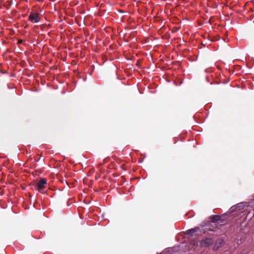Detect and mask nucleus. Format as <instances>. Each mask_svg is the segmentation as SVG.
Instances as JSON below:
<instances>
[{
	"label": "nucleus",
	"instance_id": "obj_2",
	"mask_svg": "<svg viewBox=\"0 0 254 254\" xmlns=\"http://www.w3.org/2000/svg\"><path fill=\"white\" fill-rule=\"evenodd\" d=\"M29 20L33 23H37L40 21V18L37 13L31 12L29 16Z\"/></svg>",
	"mask_w": 254,
	"mask_h": 254
},
{
	"label": "nucleus",
	"instance_id": "obj_6",
	"mask_svg": "<svg viewBox=\"0 0 254 254\" xmlns=\"http://www.w3.org/2000/svg\"><path fill=\"white\" fill-rule=\"evenodd\" d=\"M211 217H213L215 220H216V218L218 217V216H217V215H212Z\"/></svg>",
	"mask_w": 254,
	"mask_h": 254
},
{
	"label": "nucleus",
	"instance_id": "obj_5",
	"mask_svg": "<svg viewBox=\"0 0 254 254\" xmlns=\"http://www.w3.org/2000/svg\"><path fill=\"white\" fill-rule=\"evenodd\" d=\"M190 244L193 246H196L197 247L198 246V244H197V242L195 241V240H193V241H191L190 242Z\"/></svg>",
	"mask_w": 254,
	"mask_h": 254
},
{
	"label": "nucleus",
	"instance_id": "obj_4",
	"mask_svg": "<svg viewBox=\"0 0 254 254\" xmlns=\"http://www.w3.org/2000/svg\"><path fill=\"white\" fill-rule=\"evenodd\" d=\"M223 240L222 238L218 239L216 241L214 246V249L215 250H218L222 245Z\"/></svg>",
	"mask_w": 254,
	"mask_h": 254
},
{
	"label": "nucleus",
	"instance_id": "obj_8",
	"mask_svg": "<svg viewBox=\"0 0 254 254\" xmlns=\"http://www.w3.org/2000/svg\"><path fill=\"white\" fill-rule=\"evenodd\" d=\"M190 231L192 232V233H194L195 231L194 229H191Z\"/></svg>",
	"mask_w": 254,
	"mask_h": 254
},
{
	"label": "nucleus",
	"instance_id": "obj_3",
	"mask_svg": "<svg viewBox=\"0 0 254 254\" xmlns=\"http://www.w3.org/2000/svg\"><path fill=\"white\" fill-rule=\"evenodd\" d=\"M47 182L46 180L44 179H41L38 183H37V187L39 190L43 189L46 187Z\"/></svg>",
	"mask_w": 254,
	"mask_h": 254
},
{
	"label": "nucleus",
	"instance_id": "obj_1",
	"mask_svg": "<svg viewBox=\"0 0 254 254\" xmlns=\"http://www.w3.org/2000/svg\"><path fill=\"white\" fill-rule=\"evenodd\" d=\"M214 243V241L210 238H207L202 240L199 243L200 247L207 248L211 246Z\"/></svg>",
	"mask_w": 254,
	"mask_h": 254
},
{
	"label": "nucleus",
	"instance_id": "obj_7",
	"mask_svg": "<svg viewBox=\"0 0 254 254\" xmlns=\"http://www.w3.org/2000/svg\"><path fill=\"white\" fill-rule=\"evenodd\" d=\"M18 44H21V43H22V40H19V41H18Z\"/></svg>",
	"mask_w": 254,
	"mask_h": 254
}]
</instances>
